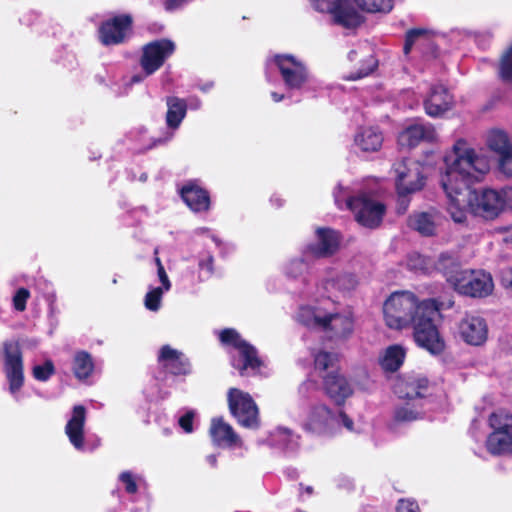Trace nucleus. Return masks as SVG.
I'll return each mask as SVG.
<instances>
[{
  "label": "nucleus",
  "instance_id": "59",
  "mask_svg": "<svg viewBox=\"0 0 512 512\" xmlns=\"http://www.w3.org/2000/svg\"><path fill=\"white\" fill-rule=\"evenodd\" d=\"M312 490H313V489H312V487H307V489H306V491H307L308 493H311V492H312Z\"/></svg>",
  "mask_w": 512,
  "mask_h": 512
},
{
  "label": "nucleus",
  "instance_id": "51",
  "mask_svg": "<svg viewBox=\"0 0 512 512\" xmlns=\"http://www.w3.org/2000/svg\"><path fill=\"white\" fill-rule=\"evenodd\" d=\"M396 510L397 512H420L419 506L416 502L406 499L399 500Z\"/></svg>",
  "mask_w": 512,
  "mask_h": 512
},
{
  "label": "nucleus",
  "instance_id": "48",
  "mask_svg": "<svg viewBox=\"0 0 512 512\" xmlns=\"http://www.w3.org/2000/svg\"><path fill=\"white\" fill-rule=\"evenodd\" d=\"M198 267L201 271L206 272V276L210 277L214 273V257L207 253L199 260Z\"/></svg>",
  "mask_w": 512,
  "mask_h": 512
},
{
  "label": "nucleus",
  "instance_id": "58",
  "mask_svg": "<svg viewBox=\"0 0 512 512\" xmlns=\"http://www.w3.org/2000/svg\"><path fill=\"white\" fill-rule=\"evenodd\" d=\"M211 462H212V464H213V465H215V464H216V458H215V456H211Z\"/></svg>",
  "mask_w": 512,
  "mask_h": 512
},
{
  "label": "nucleus",
  "instance_id": "57",
  "mask_svg": "<svg viewBox=\"0 0 512 512\" xmlns=\"http://www.w3.org/2000/svg\"><path fill=\"white\" fill-rule=\"evenodd\" d=\"M156 264H157V269H158L159 267H164V266L162 265V263H161L160 258H158V257L156 258Z\"/></svg>",
  "mask_w": 512,
  "mask_h": 512
},
{
  "label": "nucleus",
  "instance_id": "9",
  "mask_svg": "<svg viewBox=\"0 0 512 512\" xmlns=\"http://www.w3.org/2000/svg\"><path fill=\"white\" fill-rule=\"evenodd\" d=\"M347 207L354 213L356 221L367 228H377L382 223L386 206L366 194L347 199Z\"/></svg>",
  "mask_w": 512,
  "mask_h": 512
},
{
  "label": "nucleus",
  "instance_id": "17",
  "mask_svg": "<svg viewBox=\"0 0 512 512\" xmlns=\"http://www.w3.org/2000/svg\"><path fill=\"white\" fill-rule=\"evenodd\" d=\"M460 338L472 346L484 344L488 338L486 320L478 315L466 314L458 324Z\"/></svg>",
  "mask_w": 512,
  "mask_h": 512
},
{
  "label": "nucleus",
  "instance_id": "46",
  "mask_svg": "<svg viewBox=\"0 0 512 512\" xmlns=\"http://www.w3.org/2000/svg\"><path fill=\"white\" fill-rule=\"evenodd\" d=\"M306 259L307 258L303 255V258L291 260L286 268V273L292 277H297L304 270Z\"/></svg>",
  "mask_w": 512,
  "mask_h": 512
},
{
  "label": "nucleus",
  "instance_id": "14",
  "mask_svg": "<svg viewBox=\"0 0 512 512\" xmlns=\"http://www.w3.org/2000/svg\"><path fill=\"white\" fill-rule=\"evenodd\" d=\"M317 243L306 245L303 255L306 258L323 259L333 256L340 247L341 235L328 227H319L316 230Z\"/></svg>",
  "mask_w": 512,
  "mask_h": 512
},
{
  "label": "nucleus",
  "instance_id": "3",
  "mask_svg": "<svg viewBox=\"0 0 512 512\" xmlns=\"http://www.w3.org/2000/svg\"><path fill=\"white\" fill-rule=\"evenodd\" d=\"M435 298L420 301L418 297L409 291L392 293L383 304V315L385 324L395 330H402L410 327L420 316V311Z\"/></svg>",
  "mask_w": 512,
  "mask_h": 512
},
{
  "label": "nucleus",
  "instance_id": "34",
  "mask_svg": "<svg viewBox=\"0 0 512 512\" xmlns=\"http://www.w3.org/2000/svg\"><path fill=\"white\" fill-rule=\"evenodd\" d=\"M487 143L488 147L499 156L512 150L507 134L500 130L492 131L488 136Z\"/></svg>",
  "mask_w": 512,
  "mask_h": 512
},
{
  "label": "nucleus",
  "instance_id": "37",
  "mask_svg": "<svg viewBox=\"0 0 512 512\" xmlns=\"http://www.w3.org/2000/svg\"><path fill=\"white\" fill-rule=\"evenodd\" d=\"M489 424L494 431H512V414L504 410L493 412Z\"/></svg>",
  "mask_w": 512,
  "mask_h": 512
},
{
  "label": "nucleus",
  "instance_id": "56",
  "mask_svg": "<svg viewBox=\"0 0 512 512\" xmlns=\"http://www.w3.org/2000/svg\"><path fill=\"white\" fill-rule=\"evenodd\" d=\"M144 77H146L145 75L142 76V75H134L132 78H131V82L132 83H138V82H141Z\"/></svg>",
  "mask_w": 512,
  "mask_h": 512
},
{
  "label": "nucleus",
  "instance_id": "44",
  "mask_svg": "<svg viewBox=\"0 0 512 512\" xmlns=\"http://www.w3.org/2000/svg\"><path fill=\"white\" fill-rule=\"evenodd\" d=\"M30 297V292L26 288H19L13 296V306L15 310L22 312L26 309L27 300Z\"/></svg>",
  "mask_w": 512,
  "mask_h": 512
},
{
  "label": "nucleus",
  "instance_id": "60",
  "mask_svg": "<svg viewBox=\"0 0 512 512\" xmlns=\"http://www.w3.org/2000/svg\"><path fill=\"white\" fill-rule=\"evenodd\" d=\"M407 205H408V203L406 202L405 206L403 207V211L402 212H405V210L407 209Z\"/></svg>",
  "mask_w": 512,
  "mask_h": 512
},
{
  "label": "nucleus",
  "instance_id": "32",
  "mask_svg": "<svg viewBox=\"0 0 512 512\" xmlns=\"http://www.w3.org/2000/svg\"><path fill=\"white\" fill-rule=\"evenodd\" d=\"M94 370V362L86 351H78L73 359V372L77 379H87Z\"/></svg>",
  "mask_w": 512,
  "mask_h": 512
},
{
  "label": "nucleus",
  "instance_id": "16",
  "mask_svg": "<svg viewBox=\"0 0 512 512\" xmlns=\"http://www.w3.org/2000/svg\"><path fill=\"white\" fill-rule=\"evenodd\" d=\"M322 387L326 396L337 406H343L353 394L351 384L338 368L322 376Z\"/></svg>",
  "mask_w": 512,
  "mask_h": 512
},
{
  "label": "nucleus",
  "instance_id": "13",
  "mask_svg": "<svg viewBox=\"0 0 512 512\" xmlns=\"http://www.w3.org/2000/svg\"><path fill=\"white\" fill-rule=\"evenodd\" d=\"M396 190L400 198L420 191L425 186L426 177L422 166L415 161H401L394 166Z\"/></svg>",
  "mask_w": 512,
  "mask_h": 512
},
{
  "label": "nucleus",
  "instance_id": "45",
  "mask_svg": "<svg viewBox=\"0 0 512 512\" xmlns=\"http://www.w3.org/2000/svg\"><path fill=\"white\" fill-rule=\"evenodd\" d=\"M119 480L124 484L125 491L128 494H135L138 491V485L135 477L130 471H124L119 475Z\"/></svg>",
  "mask_w": 512,
  "mask_h": 512
},
{
  "label": "nucleus",
  "instance_id": "52",
  "mask_svg": "<svg viewBox=\"0 0 512 512\" xmlns=\"http://www.w3.org/2000/svg\"><path fill=\"white\" fill-rule=\"evenodd\" d=\"M501 285L506 290H510L512 292V268L507 269L502 273Z\"/></svg>",
  "mask_w": 512,
  "mask_h": 512
},
{
  "label": "nucleus",
  "instance_id": "23",
  "mask_svg": "<svg viewBox=\"0 0 512 512\" xmlns=\"http://www.w3.org/2000/svg\"><path fill=\"white\" fill-rule=\"evenodd\" d=\"M331 16L336 25L346 29H356L365 21L364 16L358 12L351 0H341Z\"/></svg>",
  "mask_w": 512,
  "mask_h": 512
},
{
  "label": "nucleus",
  "instance_id": "2",
  "mask_svg": "<svg viewBox=\"0 0 512 512\" xmlns=\"http://www.w3.org/2000/svg\"><path fill=\"white\" fill-rule=\"evenodd\" d=\"M453 306L454 301L452 299H449L447 303L438 299L427 302L420 311V316L410 326L413 329V339L418 347L433 356H440L445 352L446 342L435 324V317L442 309H449Z\"/></svg>",
  "mask_w": 512,
  "mask_h": 512
},
{
  "label": "nucleus",
  "instance_id": "28",
  "mask_svg": "<svg viewBox=\"0 0 512 512\" xmlns=\"http://www.w3.org/2000/svg\"><path fill=\"white\" fill-rule=\"evenodd\" d=\"M405 356V349L401 345H390L379 358V364L385 372L394 373L403 365Z\"/></svg>",
  "mask_w": 512,
  "mask_h": 512
},
{
  "label": "nucleus",
  "instance_id": "29",
  "mask_svg": "<svg viewBox=\"0 0 512 512\" xmlns=\"http://www.w3.org/2000/svg\"><path fill=\"white\" fill-rule=\"evenodd\" d=\"M166 105V124L171 129H177L186 116L187 103L184 99L170 96L166 98Z\"/></svg>",
  "mask_w": 512,
  "mask_h": 512
},
{
  "label": "nucleus",
  "instance_id": "35",
  "mask_svg": "<svg viewBox=\"0 0 512 512\" xmlns=\"http://www.w3.org/2000/svg\"><path fill=\"white\" fill-rule=\"evenodd\" d=\"M359 9L367 13H388L393 8V0H353Z\"/></svg>",
  "mask_w": 512,
  "mask_h": 512
},
{
  "label": "nucleus",
  "instance_id": "38",
  "mask_svg": "<svg viewBox=\"0 0 512 512\" xmlns=\"http://www.w3.org/2000/svg\"><path fill=\"white\" fill-rule=\"evenodd\" d=\"M338 362V355L328 351L321 350L314 355V368L317 371L324 372L329 368H334Z\"/></svg>",
  "mask_w": 512,
  "mask_h": 512
},
{
  "label": "nucleus",
  "instance_id": "30",
  "mask_svg": "<svg viewBox=\"0 0 512 512\" xmlns=\"http://www.w3.org/2000/svg\"><path fill=\"white\" fill-rule=\"evenodd\" d=\"M355 144L364 152H376L383 144L382 133L373 128H364L355 136Z\"/></svg>",
  "mask_w": 512,
  "mask_h": 512
},
{
  "label": "nucleus",
  "instance_id": "24",
  "mask_svg": "<svg viewBox=\"0 0 512 512\" xmlns=\"http://www.w3.org/2000/svg\"><path fill=\"white\" fill-rule=\"evenodd\" d=\"M436 138V131L430 124H414L408 126L400 134V142L409 147H416L421 141L432 142Z\"/></svg>",
  "mask_w": 512,
  "mask_h": 512
},
{
  "label": "nucleus",
  "instance_id": "7",
  "mask_svg": "<svg viewBox=\"0 0 512 512\" xmlns=\"http://www.w3.org/2000/svg\"><path fill=\"white\" fill-rule=\"evenodd\" d=\"M227 401L230 413L239 425L248 429L260 427L259 409L249 393L238 388H230Z\"/></svg>",
  "mask_w": 512,
  "mask_h": 512
},
{
  "label": "nucleus",
  "instance_id": "31",
  "mask_svg": "<svg viewBox=\"0 0 512 512\" xmlns=\"http://www.w3.org/2000/svg\"><path fill=\"white\" fill-rule=\"evenodd\" d=\"M332 415V410L328 406L324 404L314 406L309 414L307 422L305 423V429L311 432H321L326 430Z\"/></svg>",
  "mask_w": 512,
  "mask_h": 512
},
{
  "label": "nucleus",
  "instance_id": "42",
  "mask_svg": "<svg viewBox=\"0 0 512 512\" xmlns=\"http://www.w3.org/2000/svg\"><path fill=\"white\" fill-rule=\"evenodd\" d=\"M377 68V61L373 56H368L364 59L361 68L352 73L349 77L350 80H358L371 74Z\"/></svg>",
  "mask_w": 512,
  "mask_h": 512
},
{
  "label": "nucleus",
  "instance_id": "47",
  "mask_svg": "<svg viewBox=\"0 0 512 512\" xmlns=\"http://www.w3.org/2000/svg\"><path fill=\"white\" fill-rule=\"evenodd\" d=\"M340 1L341 0H313V6L317 11L331 15Z\"/></svg>",
  "mask_w": 512,
  "mask_h": 512
},
{
  "label": "nucleus",
  "instance_id": "33",
  "mask_svg": "<svg viewBox=\"0 0 512 512\" xmlns=\"http://www.w3.org/2000/svg\"><path fill=\"white\" fill-rule=\"evenodd\" d=\"M353 321L350 317L336 313L330 329L331 338L347 339L353 333Z\"/></svg>",
  "mask_w": 512,
  "mask_h": 512
},
{
  "label": "nucleus",
  "instance_id": "54",
  "mask_svg": "<svg viewBox=\"0 0 512 512\" xmlns=\"http://www.w3.org/2000/svg\"><path fill=\"white\" fill-rule=\"evenodd\" d=\"M339 416L342 419L343 425L347 429L352 430L353 429V421H352V419L344 411H340Z\"/></svg>",
  "mask_w": 512,
  "mask_h": 512
},
{
  "label": "nucleus",
  "instance_id": "22",
  "mask_svg": "<svg viewBox=\"0 0 512 512\" xmlns=\"http://www.w3.org/2000/svg\"><path fill=\"white\" fill-rule=\"evenodd\" d=\"M86 408L83 405H75L72 409L71 418L65 426V433L77 450L84 448V427L86 422Z\"/></svg>",
  "mask_w": 512,
  "mask_h": 512
},
{
  "label": "nucleus",
  "instance_id": "36",
  "mask_svg": "<svg viewBox=\"0 0 512 512\" xmlns=\"http://www.w3.org/2000/svg\"><path fill=\"white\" fill-rule=\"evenodd\" d=\"M424 412L422 410L414 409L410 403L397 407L394 411V421L397 423L412 422L422 419Z\"/></svg>",
  "mask_w": 512,
  "mask_h": 512
},
{
  "label": "nucleus",
  "instance_id": "10",
  "mask_svg": "<svg viewBox=\"0 0 512 512\" xmlns=\"http://www.w3.org/2000/svg\"><path fill=\"white\" fill-rule=\"evenodd\" d=\"M133 17L130 14H118L102 21L98 27V40L104 46L124 44L132 35Z\"/></svg>",
  "mask_w": 512,
  "mask_h": 512
},
{
  "label": "nucleus",
  "instance_id": "11",
  "mask_svg": "<svg viewBox=\"0 0 512 512\" xmlns=\"http://www.w3.org/2000/svg\"><path fill=\"white\" fill-rule=\"evenodd\" d=\"M456 283L454 291L470 298H486L494 290L492 275L482 269H466Z\"/></svg>",
  "mask_w": 512,
  "mask_h": 512
},
{
  "label": "nucleus",
  "instance_id": "5",
  "mask_svg": "<svg viewBox=\"0 0 512 512\" xmlns=\"http://www.w3.org/2000/svg\"><path fill=\"white\" fill-rule=\"evenodd\" d=\"M219 341L225 347H232L239 353V359L233 358L231 365L240 376H245L247 370L257 371L263 365L257 349L242 338L234 328H224L219 333Z\"/></svg>",
  "mask_w": 512,
  "mask_h": 512
},
{
  "label": "nucleus",
  "instance_id": "55",
  "mask_svg": "<svg viewBox=\"0 0 512 512\" xmlns=\"http://www.w3.org/2000/svg\"><path fill=\"white\" fill-rule=\"evenodd\" d=\"M284 97V94H279L277 92L271 93V98L273 99L274 102H280L284 99Z\"/></svg>",
  "mask_w": 512,
  "mask_h": 512
},
{
  "label": "nucleus",
  "instance_id": "40",
  "mask_svg": "<svg viewBox=\"0 0 512 512\" xmlns=\"http://www.w3.org/2000/svg\"><path fill=\"white\" fill-rule=\"evenodd\" d=\"M55 374V366L52 360H46L41 365H36L32 369L33 377L41 382H45Z\"/></svg>",
  "mask_w": 512,
  "mask_h": 512
},
{
  "label": "nucleus",
  "instance_id": "50",
  "mask_svg": "<svg viewBox=\"0 0 512 512\" xmlns=\"http://www.w3.org/2000/svg\"><path fill=\"white\" fill-rule=\"evenodd\" d=\"M193 420L194 412L188 411L179 418V426L186 432L191 433L193 431Z\"/></svg>",
  "mask_w": 512,
  "mask_h": 512
},
{
  "label": "nucleus",
  "instance_id": "49",
  "mask_svg": "<svg viewBox=\"0 0 512 512\" xmlns=\"http://www.w3.org/2000/svg\"><path fill=\"white\" fill-rule=\"evenodd\" d=\"M500 170L507 176H512V149L499 158Z\"/></svg>",
  "mask_w": 512,
  "mask_h": 512
},
{
  "label": "nucleus",
  "instance_id": "19",
  "mask_svg": "<svg viewBox=\"0 0 512 512\" xmlns=\"http://www.w3.org/2000/svg\"><path fill=\"white\" fill-rule=\"evenodd\" d=\"M179 193L184 203L193 212H207L210 209V194L196 181H188L185 185L181 187Z\"/></svg>",
  "mask_w": 512,
  "mask_h": 512
},
{
  "label": "nucleus",
  "instance_id": "8",
  "mask_svg": "<svg viewBox=\"0 0 512 512\" xmlns=\"http://www.w3.org/2000/svg\"><path fill=\"white\" fill-rule=\"evenodd\" d=\"M288 90H301L309 82L307 65L292 54H275L271 58Z\"/></svg>",
  "mask_w": 512,
  "mask_h": 512
},
{
  "label": "nucleus",
  "instance_id": "25",
  "mask_svg": "<svg viewBox=\"0 0 512 512\" xmlns=\"http://www.w3.org/2000/svg\"><path fill=\"white\" fill-rule=\"evenodd\" d=\"M209 433L212 441L218 446L231 447L239 441V437L232 426L226 423L223 418L212 419Z\"/></svg>",
  "mask_w": 512,
  "mask_h": 512
},
{
  "label": "nucleus",
  "instance_id": "41",
  "mask_svg": "<svg viewBox=\"0 0 512 512\" xmlns=\"http://www.w3.org/2000/svg\"><path fill=\"white\" fill-rule=\"evenodd\" d=\"M163 295V289L161 287H156L150 290L145 295L144 305L150 311H158L161 306V300Z\"/></svg>",
  "mask_w": 512,
  "mask_h": 512
},
{
  "label": "nucleus",
  "instance_id": "1",
  "mask_svg": "<svg viewBox=\"0 0 512 512\" xmlns=\"http://www.w3.org/2000/svg\"><path fill=\"white\" fill-rule=\"evenodd\" d=\"M460 145H464L463 140L454 145L455 160L447 167L440 181L449 200L448 211L456 223L466 220L467 191L489 171L485 157L477 155L472 148L462 149Z\"/></svg>",
  "mask_w": 512,
  "mask_h": 512
},
{
  "label": "nucleus",
  "instance_id": "20",
  "mask_svg": "<svg viewBox=\"0 0 512 512\" xmlns=\"http://www.w3.org/2000/svg\"><path fill=\"white\" fill-rule=\"evenodd\" d=\"M434 268L441 273L446 282L454 288L466 269L462 268L460 257L454 253L445 251L439 254L434 263Z\"/></svg>",
  "mask_w": 512,
  "mask_h": 512
},
{
  "label": "nucleus",
  "instance_id": "53",
  "mask_svg": "<svg viewBox=\"0 0 512 512\" xmlns=\"http://www.w3.org/2000/svg\"><path fill=\"white\" fill-rule=\"evenodd\" d=\"M157 273H158L159 280L162 283L164 289L166 291H168L170 289V287H171V283H170L168 275H167V273L165 271V268L164 267H159L157 269Z\"/></svg>",
  "mask_w": 512,
  "mask_h": 512
},
{
  "label": "nucleus",
  "instance_id": "18",
  "mask_svg": "<svg viewBox=\"0 0 512 512\" xmlns=\"http://www.w3.org/2000/svg\"><path fill=\"white\" fill-rule=\"evenodd\" d=\"M454 97L447 87L442 84L433 85L423 105L428 116L437 118L443 116L454 107Z\"/></svg>",
  "mask_w": 512,
  "mask_h": 512
},
{
  "label": "nucleus",
  "instance_id": "61",
  "mask_svg": "<svg viewBox=\"0 0 512 512\" xmlns=\"http://www.w3.org/2000/svg\"><path fill=\"white\" fill-rule=\"evenodd\" d=\"M112 282H113L114 284H116V283H117V279H116V278H114Z\"/></svg>",
  "mask_w": 512,
  "mask_h": 512
},
{
  "label": "nucleus",
  "instance_id": "6",
  "mask_svg": "<svg viewBox=\"0 0 512 512\" xmlns=\"http://www.w3.org/2000/svg\"><path fill=\"white\" fill-rule=\"evenodd\" d=\"M3 372L9 392L13 395L18 393L25 382L24 357L18 340H7L3 343Z\"/></svg>",
  "mask_w": 512,
  "mask_h": 512
},
{
  "label": "nucleus",
  "instance_id": "39",
  "mask_svg": "<svg viewBox=\"0 0 512 512\" xmlns=\"http://www.w3.org/2000/svg\"><path fill=\"white\" fill-rule=\"evenodd\" d=\"M499 75L505 82L512 81V45L501 56Z\"/></svg>",
  "mask_w": 512,
  "mask_h": 512
},
{
  "label": "nucleus",
  "instance_id": "26",
  "mask_svg": "<svg viewBox=\"0 0 512 512\" xmlns=\"http://www.w3.org/2000/svg\"><path fill=\"white\" fill-rule=\"evenodd\" d=\"M407 226L423 237H432L437 234V225L430 212H413L407 218Z\"/></svg>",
  "mask_w": 512,
  "mask_h": 512
},
{
  "label": "nucleus",
  "instance_id": "27",
  "mask_svg": "<svg viewBox=\"0 0 512 512\" xmlns=\"http://www.w3.org/2000/svg\"><path fill=\"white\" fill-rule=\"evenodd\" d=\"M430 381L425 376H410L399 384L401 397L406 399L424 398L428 395Z\"/></svg>",
  "mask_w": 512,
  "mask_h": 512
},
{
  "label": "nucleus",
  "instance_id": "15",
  "mask_svg": "<svg viewBox=\"0 0 512 512\" xmlns=\"http://www.w3.org/2000/svg\"><path fill=\"white\" fill-rule=\"evenodd\" d=\"M157 362L164 373L178 377L187 376L192 372L189 358L170 345H163L158 353Z\"/></svg>",
  "mask_w": 512,
  "mask_h": 512
},
{
  "label": "nucleus",
  "instance_id": "21",
  "mask_svg": "<svg viewBox=\"0 0 512 512\" xmlns=\"http://www.w3.org/2000/svg\"><path fill=\"white\" fill-rule=\"evenodd\" d=\"M428 30L425 28H412L405 33L403 53L407 56L410 54L413 46L419 42L423 51V56L429 59H436L439 56L437 45L427 37Z\"/></svg>",
  "mask_w": 512,
  "mask_h": 512
},
{
  "label": "nucleus",
  "instance_id": "12",
  "mask_svg": "<svg viewBox=\"0 0 512 512\" xmlns=\"http://www.w3.org/2000/svg\"><path fill=\"white\" fill-rule=\"evenodd\" d=\"M175 43L168 38H161L146 43L142 47L140 66L145 76H150L158 71L165 61L175 52Z\"/></svg>",
  "mask_w": 512,
  "mask_h": 512
},
{
  "label": "nucleus",
  "instance_id": "43",
  "mask_svg": "<svg viewBox=\"0 0 512 512\" xmlns=\"http://www.w3.org/2000/svg\"><path fill=\"white\" fill-rule=\"evenodd\" d=\"M335 315H336V313H327V314L321 315L317 312H314L313 313L314 324L316 326L320 327L323 331L330 332Z\"/></svg>",
  "mask_w": 512,
  "mask_h": 512
},
{
  "label": "nucleus",
  "instance_id": "4",
  "mask_svg": "<svg viewBox=\"0 0 512 512\" xmlns=\"http://www.w3.org/2000/svg\"><path fill=\"white\" fill-rule=\"evenodd\" d=\"M468 207L470 211L485 220L496 219L509 206L508 200L512 197V188L500 191L483 188L467 191Z\"/></svg>",
  "mask_w": 512,
  "mask_h": 512
}]
</instances>
